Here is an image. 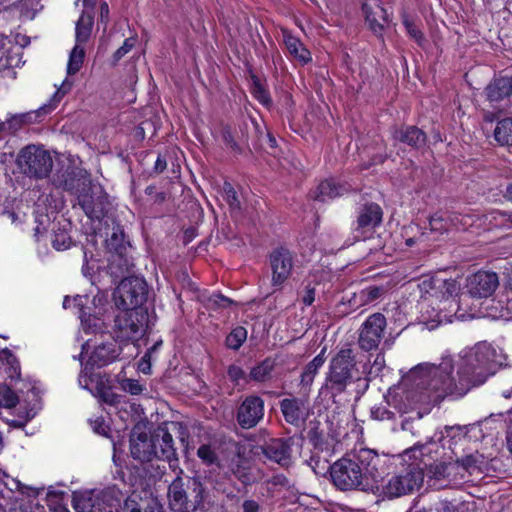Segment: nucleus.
<instances>
[{
  "label": "nucleus",
  "mask_w": 512,
  "mask_h": 512,
  "mask_svg": "<svg viewBox=\"0 0 512 512\" xmlns=\"http://www.w3.org/2000/svg\"><path fill=\"white\" fill-rule=\"evenodd\" d=\"M500 355L492 344L481 341L464 349L457 362V377L452 376L453 362L450 357L441 363L426 367L427 392L420 393L415 403L429 404L447 395L463 396L471 387L483 384L501 365Z\"/></svg>",
  "instance_id": "obj_1"
},
{
  "label": "nucleus",
  "mask_w": 512,
  "mask_h": 512,
  "mask_svg": "<svg viewBox=\"0 0 512 512\" xmlns=\"http://www.w3.org/2000/svg\"><path fill=\"white\" fill-rule=\"evenodd\" d=\"M379 464L380 457L376 451L354 448L330 467L331 480L342 491H373L380 478Z\"/></svg>",
  "instance_id": "obj_2"
},
{
  "label": "nucleus",
  "mask_w": 512,
  "mask_h": 512,
  "mask_svg": "<svg viewBox=\"0 0 512 512\" xmlns=\"http://www.w3.org/2000/svg\"><path fill=\"white\" fill-rule=\"evenodd\" d=\"M207 492L198 478L177 477L168 488L169 506L175 512H209Z\"/></svg>",
  "instance_id": "obj_3"
},
{
  "label": "nucleus",
  "mask_w": 512,
  "mask_h": 512,
  "mask_svg": "<svg viewBox=\"0 0 512 512\" xmlns=\"http://www.w3.org/2000/svg\"><path fill=\"white\" fill-rule=\"evenodd\" d=\"M355 367L353 350L351 348L340 349L330 360L322 390H326L332 397L343 393L352 382Z\"/></svg>",
  "instance_id": "obj_4"
},
{
  "label": "nucleus",
  "mask_w": 512,
  "mask_h": 512,
  "mask_svg": "<svg viewBox=\"0 0 512 512\" xmlns=\"http://www.w3.org/2000/svg\"><path fill=\"white\" fill-rule=\"evenodd\" d=\"M53 158L43 146L30 144L23 147L17 157V165L30 178L44 179L53 168Z\"/></svg>",
  "instance_id": "obj_5"
},
{
  "label": "nucleus",
  "mask_w": 512,
  "mask_h": 512,
  "mask_svg": "<svg viewBox=\"0 0 512 512\" xmlns=\"http://www.w3.org/2000/svg\"><path fill=\"white\" fill-rule=\"evenodd\" d=\"M424 481V472L420 467L409 466L407 469L392 475L382 486V495L387 499H395L419 490Z\"/></svg>",
  "instance_id": "obj_6"
},
{
  "label": "nucleus",
  "mask_w": 512,
  "mask_h": 512,
  "mask_svg": "<svg viewBox=\"0 0 512 512\" xmlns=\"http://www.w3.org/2000/svg\"><path fill=\"white\" fill-rule=\"evenodd\" d=\"M148 314L142 309H123L115 317L114 332L121 341H137L145 333Z\"/></svg>",
  "instance_id": "obj_7"
},
{
  "label": "nucleus",
  "mask_w": 512,
  "mask_h": 512,
  "mask_svg": "<svg viewBox=\"0 0 512 512\" xmlns=\"http://www.w3.org/2000/svg\"><path fill=\"white\" fill-rule=\"evenodd\" d=\"M113 297L120 309H139L147 299V284L139 277L124 278L116 287Z\"/></svg>",
  "instance_id": "obj_8"
},
{
  "label": "nucleus",
  "mask_w": 512,
  "mask_h": 512,
  "mask_svg": "<svg viewBox=\"0 0 512 512\" xmlns=\"http://www.w3.org/2000/svg\"><path fill=\"white\" fill-rule=\"evenodd\" d=\"M418 287L424 300L436 299L439 302H455L460 284L452 278H446L443 273L424 277Z\"/></svg>",
  "instance_id": "obj_9"
},
{
  "label": "nucleus",
  "mask_w": 512,
  "mask_h": 512,
  "mask_svg": "<svg viewBox=\"0 0 512 512\" xmlns=\"http://www.w3.org/2000/svg\"><path fill=\"white\" fill-rule=\"evenodd\" d=\"M268 259L271 268V284L273 287H282L292 275L293 254L285 247H277L270 252Z\"/></svg>",
  "instance_id": "obj_10"
},
{
  "label": "nucleus",
  "mask_w": 512,
  "mask_h": 512,
  "mask_svg": "<svg viewBox=\"0 0 512 512\" xmlns=\"http://www.w3.org/2000/svg\"><path fill=\"white\" fill-rule=\"evenodd\" d=\"M78 203L89 218H100L106 208L107 197L100 186L91 181L77 195Z\"/></svg>",
  "instance_id": "obj_11"
},
{
  "label": "nucleus",
  "mask_w": 512,
  "mask_h": 512,
  "mask_svg": "<svg viewBox=\"0 0 512 512\" xmlns=\"http://www.w3.org/2000/svg\"><path fill=\"white\" fill-rule=\"evenodd\" d=\"M386 327V319L381 313L370 315L362 324L359 335V346L365 351H371L378 347Z\"/></svg>",
  "instance_id": "obj_12"
},
{
  "label": "nucleus",
  "mask_w": 512,
  "mask_h": 512,
  "mask_svg": "<svg viewBox=\"0 0 512 512\" xmlns=\"http://www.w3.org/2000/svg\"><path fill=\"white\" fill-rule=\"evenodd\" d=\"M153 450L156 451L155 457L169 462L170 466L177 463L178 457L174 447L173 437L167 424L158 426L151 434Z\"/></svg>",
  "instance_id": "obj_13"
},
{
  "label": "nucleus",
  "mask_w": 512,
  "mask_h": 512,
  "mask_svg": "<svg viewBox=\"0 0 512 512\" xmlns=\"http://www.w3.org/2000/svg\"><path fill=\"white\" fill-rule=\"evenodd\" d=\"M498 285L496 273L479 271L468 279L467 289L474 298H487L495 292Z\"/></svg>",
  "instance_id": "obj_14"
},
{
  "label": "nucleus",
  "mask_w": 512,
  "mask_h": 512,
  "mask_svg": "<svg viewBox=\"0 0 512 512\" xmlns=\"http://www.w3.org/2000/svg\"><path fill=\"white\" fill-rule=\"evenodd\" d=\"M130 454L135 460L148 462L156 458L153 450L152 437L139 426L135 427L130 435Z\"/></svg>",
  "instance_id": "obj_15"
},
{
  "label": "nucleus",
  "mask_w": 512,
  "mask_h": 512,
  "mask_svg": "<svg viewBox=\"0 0 512 512\" xmlns=\"http://www.w3.org/2000/svg\"><path fill=\"white\" fill-rule=\"evenodd\" d=\"M264 401L258 396L247 397L240 405L237 420L242 428H252L263 418Z\"/></svg>",
  "instance_id": "obj_16"
},
{
  "label": "nucleus",
  "mask_w": 512,
  "mask_h": 512,
  "mask_svg": "<svg viewBox=\"0 0 512 512\" xmlns=\"http://www.w3.org/2000/svg\"><path fill=\"white\" fill-rule=\"evenodd\" d=\"M263 455L270 461L282 467H289L292 463V447L290 439H271L260 446Z\"/></svg>",
  "instance_id": "obj_17"
},
{
  "label": "nucleus",
  "mask_w": 512,
  "mask_h": 512,
  "mask_svg": "<svg viewBox=\"0 0 512 512\" xmlns=\"http://www.w3.org/2000/svg\"><path fill=\"white\" fill-rule=\"evenodd\" d=\"M53 109L54 105L49 103L29 112L9 114L6 120L3 121L5 132L14 134L25 125L39 122L41 117L47 115Z\"/></svg>",
  "instance_id": "obj_18"
},
{
  "label": "nucleus",
  "mask_w": 512,
  "mask_h": 512,
  "mask_svg": "<svg viewBox=\"0 0 512 512\" xmlns=\"http://www.w3.org/2000/svg\"><path fill=\"white\" fill-rule=\"evenodd\" d=\"M459 466L453 463H434L428 468V479L434 481L433 486L446 487L449 484H458L465 480V475L457 476Z\"/></svg>",
  "instance_id": "obj_19"
},
{
  "label": "nucleus",
  "mask_w": 512,
  "mask_h": 512,
  "mask_svg": "<svg viewBox=\"0 0 512 512\" xmlns=\"http://www.w3.org/2000/svg\"><path fill=\"white\" fill-rule=\"evenodd\" d=\"M19 404L18 407V420H14L13 423L16 427H23L29 420H31L37 413L35 405L23 406L19 403L17 394L9 387H0V407L3 408H14Z\"/></svg>",
  "instance_id": "obj_20"
},
{
  "label": "nucleus",
  "mask_w": 512,
  "mask_h": 512,
  "mask_svg": "<svg viewBox=\"0 0 512 512\" xmlns=\"http://www.w3.org/2000/svg\"><path fill=\"white\" fill-rule=\"evenodd\" d=\"M90 180L82 170L68 167L62 172H58L53 179L56 187L63 188L78 195V193L88 185Z\"/></svg>",
  "instance_id": "obj_21"
},
{
  "label": "nucleus",
  "mask_w": 512,
  "mask_h": 512,
  "mask_svg": "<svg viewBox=\"0 0 512 512\" xmlns=\"http://www.w3.org/2000/svg\"><path fill=\"white\" fill-rule=\"evenodd\" d=\"M369 28L376 35H382L384 25L388 23V15L380 0H368L362 6Z\"/></svg>",
  "instance_id": "obj_22"
},
{
  "label": "nucleus",
  "mask_w": 512,
  "mask_h": 512,
  "mask_svg": "<svg viewBox=\"0 0 512 512\" xmlns=\"http://www.w3.org/2000/svg\"><path fill=\"white\" fill-rule=\"evenodd\" d=\"M280 409L287 423L299 426L307 417V400L301 398H285L280 401Z\"/></svg>",
  "instance_id": "obj_23"
},
{
  "label": "nucleus",
  "mask_w": 512,
  "mask_h": 512,
  "mask_svg": "<svg viewBox=\"0 0 512 512\" xmlns=\"http://www.w3.org/2000/svg\"><path fill=\"white\" fill-rule=\"evenodd\" d=\"M120 347L115 342L103 343L95 347L89 357V364L93 366H106L120 355Z\"/></svg>",
  "instance_id": "obj_24"
},
{
  "label": "nucleus",
  "mask_w": 512,
  "mask_h": 512,
  "mask_svg": "<svg viewBox=\"0 0 512 512\" xmlns=\"http://www.w3.org/2000/svg\"><path fill=\"white\" fill-rule=\"evenodd\" d=\"M487 99L491 103H498L508 98L512 94V78L499 77L495 78L485 88Z\"/></svg>",
  "instance_id": "obj_25"
},
{
  "label": "nucleus",
  "mask_w": 512,
  "mask_h": 512,
  "mask_svg": "<svg viewBox=\"0 0 512 512\" xmlns=\"http://www.w3.org/2000/svg\"><path fill=\"white\" fill-rule=\"evenodd\" d=\"M283 42L288 50L289 54L301 64H307L311 61V54L309 50L304 46L301 40L287 29L282 30Z\"/></svg>",
  "instance_id": "obj_26"
},
{
  "label": "nucleus",
  "mask_w": 512,
  "mask_h": 512,
  "mask_svg": "<svg viewBox=\"0 0 512 512\" xmlns=\"http://www.w3.org/2000/svg\"><path fill=\"white\" fill-rule=\"evenodd\" d=\"M393 138L416 149L421 148L426 143L425 133L416 126H405L395 129Z\"/></svg>",
  "instance_id": "obj_27"
},
{
  "label": "nucleus",
  "mask_w": 512,
  "mask_h": 512,
  "mask_svg": "<svg viewBox=\"0 0 512 512\" xmlns=\"http://www.w3.org/2000/svg\"><path fill=\"white\" fill-rule=\"evenodd\" d=\"M348 190L346 185L339 184L334 179H327L317 186L312 197L317 201L326 202L342 196Z\"/></svg>",
  "instance_id": "obj_28"
},
{
  "label": "nucleus",
  "mask_w": 512,
  "mask_h": 512,
  "mask_svg": "<svg viewBox=\"0 0 512 512\" xmlns=\"http://www.w3.org/2000/svg\"><path fill=\"white\" fill-rule=\"evenodd\" d=\"M453 464L459 466L457 469V476L464 474L466 479L467 474L472 475L474 473L483 472L486 466V458L482 454L476 452L464 456L456 462H453Z\"/></svg>",
  "instance_id": "obj_29"
},
{
  "label": "nucleus",
  "mask_w": 512,
  "mask_h": 512,
  "mask_svg": "<svg viewBox=\"0 0 512 512\" xmlns=\"http://www.w3.org/2000/svg\"><path fill=\"white\" fill-rule=\"evenodd\" d=\"M382 209L378 204L365 205L358 216L357 224L361 229H373L382 221Z\"/></svg>",
  "instance_id": "obj_30"
},
{
  "label": "nucleus",
  "mask_w": 512,
  "mask_h": 512,
  "mask_svg": "<svg viewBox=\"0 0 512 512\" xmlns=\"http://www.w3.org/2000/svg\"><path fill=\"white\" fill-rule=\"evenodd\" d=\"M106 247L112 253L109 258L112 273H117L113 268L122 260V249L124 248V233L119 227L113 228L111 235L106 239Z\"/></svg>",
  "instance_id": "obj_31"
},
{
  "label": "nucleus",
  "mask_w": 512,
  "mask_h": 512,
  "mask_svg": "<svg viewBox=\"0 0 512 512\" xmlns=\"http://www.w3.org/2000/svg\"><path fill=\"white\" fill-rule=\"evenodd\" d=\"M49 512H69V509L59 500L53 502L49 500ZM10 512H47L43 505H40L35 499L23 500L16 504Z\"/></svg>",
  "instance_id": "obj_32"
},
{
  "label": "nucleus",
  "mask_w": 512,
  "mask_h": 512,
  "mask_svg": "<svg viewBox=\"0 0 512 512\" xmlns=\"http://www.w3.org/2000/svg\"><path fill=\"white\" fill-rule=\"evenodd\" d=\"M325 352L326 348H323L321 352L305 366L300 378V384L302 386L312 385L315 376L318 374L319 369L325 363Z\"/></svg>",
  "instance_id": "obj_33"
},
{
  "label": "nucleus",
  "mask_w": 512,
  "mask_h": 512,
  "mask_svg": "<svg viewBox=\"0 0 512 512\" xmlns=\"http://www.w3.org/2000/svg\"><path fill=\"white\" fill-rule=\"evenodd\" d=\"M93 16L88 12H83L76 23L75 38L76 44L82 45L86 43L92 32Z\"/></svg>",
  "instance_id": "obj_34"
},
{
  "label": "nucleus",
  "mask_w": 512,
  "mask_h": 512,
  "mask_svg": "<svg viewBox=\"0 0 512 512\" xmlns=\"http://www.w3.org/2000/svg\"><path fill=\"white\" fill-rule=\"evenodd\" d=\"M494 137L501 145H512V118H505L497 123Z\"/></svg>",
  "instance_id": "obj_35"
},
{
  "label": "nucleus",
  "mask_w": 512,
  "mask_h": 512,
  "mask_svg": "<svg viewBox=\"0 0 512 512\" xmlns=\"http://www.w3.org/2000/svg\"><path fill=\"white\" fill-rule=\"evenodd\" d=\"M84 56V47L82 45L75 44V46L70 52L67 64V73L69 75H74L81 69L84 61Z\"/></svg>",
  "instance_id": "obj_36"
},
{
  "label": "nucleus",
  "mask_w": 512,
  "mask_h": 512,
  "mask_svg": "<svg viewBox=\"0 0 512 512\" xmlns=\"http://www.w3.org/2000/svg\"><path fill=\"white\" fill-rule=\"evenodd\" d=\"M430 231L442 235L450 231L452 227V220L450 217H444L440 214H434L429 219Z\"/></svg>",
  "instance_id": "obj_37"
},
{
  "label": "nucleus",
  "mask_w": 512,
  "mask_h": 512,
  "mask_svg": "<svg viewBox=\"0 0 512 512\" xmlns=\"http://www.w3.org/2000/svg\"><path fill=\"white\" fill-rule=\"evenodd\" d=\"M247 338V331L244 327L238 326L234 328L226 337L227 347L237 350L241 347Z\"/></svg>",
  "instance_id": "obj_38"
},
{
  "label": "nucleus",
  "mask_w": 512,
  "mask_h": 512,
  "mask_svg": "<svg viewBox=\"0 0 512 512\" xmlns=\"http://www.w3.org/2000/svg\"><path fill=\"white\" fill-rule=\"evenodd\" d=\"M197 456L206 465H213V464H216L218 461V457L215 452V449H213L212 446L207 445V444L201 445L198 448Z\"/></svg>",
  "instance_id": "obj_39"
},
{
  "label": "nucleus",
  "mask_w": 512,
  "mask_h": 512,
  "mask_svg": "<svg viewBox=\"0 0 512 512\" xmlns=\"http://www.w3.org/2000/svg\"><path fill=\"white\" fill-rule=\"evenodd\" d=\"M223 198L228 203L230 208L239 209L240 201L238 199L237 193L233 186L229 182H224L222 187Z\"/></svg>",
  "instance_id": "obj_40"
},
{
  "label": "nucleus",
  "mask_w": 512,
  "mask_h": 512,
  "mask_svg": "<svg viewBox=\"0 0 512 512\" xmlns=\"http://www.w3.org/2000/svg\"><path fill=\"white\" fill-rule=\"evenodd\" d=\"M252 94L263 105L269 106L271 104L269 92L264 88V86L259 81H254Z\"/></svg>",
  "instance_id": "obj_41"
},
{
  "label": "nucleus",
  "mask_w": 512,
  "mask_h": 512,
  "mask_svg": "<svg viewBox=\"0 0 512 512\" xmlns=\"http://www.w3.org/2000/svg\"><path fill=\"white\" fill-rule=\"evenodd\" d=\"M403 24L409 36L421 45L425 39L418 26L408 17H404Z\"/></svg>",
  "instance_id": "obj_42"
},
{
  "label": "nucleus",
  "mask_w": 512,
  "mask_h": 512,
  "mask_svg": "<svg viewBox=\"0 0 512 512\" xmlns=\"http://www.w3.org/2000/svg\"><path fill=\"white\" fill-rule=\"evenodd\" d=\"M52 245L56 250L68 249L71 245V238L64 231L56 232L52 239Z\"/></svg>",
  "instance_id": "obj_43"
},
{
  "label": "nucleus",
  "mask_w": 512,
  "mask_h": 512,
  "mask_svg": "<svg viewBox=\"0 0 512 512\" xmlns=\"http://www.w3.org/2000/svg\"><path fill=\"white\" fill-rule=\"evenodd\" d=\"M271 372V366L268 363H262L254 367L250 372V378L262 382L264 381Z\"/></svg>",
  "instance_id": "obj_44"
},
{
  "label": "nucleus",
  "mask_w": 512,
  "mask_h": 512,
  "mask_svg": "<svg viewBox=\"0 0 512 512\" xmlns=\"http://www.w3.org/2000/svg\"><path fill=\"white\" fill-rule=\"evenodd\" d=\"M135 45V39L134 38H127L122 46L118 48L114 55L113 60L114 63H117L122 57H124Z\"/></svg>",
  "instance_id": "obj_45"
},
{
  "label": "nucleus",
  "mask_w": 512,
  "mask_h": 512,
  "mask_svg": "<svg viewBox=\"0 0 512 512\" xmlns=\"http://www.w3.org/2000/svg\"><path fill=\"white\" fill-rule=\"evenodd\" d=\"M122 388L132 395H139L143 391V386L139 383V381L134 379L124 380L122 383Z\"/></svg>",
  "instance_id": "obj_46"
},
{
  "label": "nucleus",
  "mask_w": 512,
  "mask_h": 512,
  "mask_svg": "<svg viewBox=\"0 0 512 512\" xmlns=\"http://www.w3.org/2000/svg\"><path fill=\"white\" fill-rule=\"evenodd\" d=\"M381 294V289L378 287H368L359 293V297L363 302H370L377 299Z\"/></svg>",
  "instance_id": "obj_47"
},
{
  "label": "nucleus",
  "mask_w": 512,
  "mask_h": 512,
  "mask_svg": "<svg viewBox=\"0 0 512 512\" xmlns=\"http://www.w3.org/2000/svg\"><path fill=\"white\" fill-rule=\"evenodd\" d=\"M209 302L212 306L226 308L233 303V301L221 294H214L210 297Z\"/></svg>",
  "instance_id": "obj_48"
},
{
  "label": "nucleus",
  "mask_w": 512,
  "mask_h": 512,
  "mask_svg": "<svg viewBox=\"0 0 512 512\" xmlns=\"http://www.w3.org/2000/svg\"><path fill=\"white\" fill-rule=\"evenodd\" d=\"M393 413L384 407H373L371 409V416L376 420L390 419Z\"/></svg>",
  "instance_id": "obj_49"
},
{
  "label": "nucleus",
  "mask_w": 512,
  "mask_h": 512,
  "mask_svg": "<svg viewBox=\"0 0 512 512\" xmlns=\"http://www.w3.org/2000/svg\"><path fill=\"white\" fill-rule=\"evenodd\" d=\"M315 300V289L311 286H306L303 294L301 295V302L305 306H310Z\"/></svg>",
  "instance_id": "obj_50"
},
{
  "label": "nucleus",
  "mask_w": 512,
  "mask_h": 512,
  "mask_svg": "<svg viewBox=\"0 0 512 512\" xmlns=\"http://www.w3.org/2000/svg\"><path fill=\"white\" fill-rule=\"evenodd\" d=\"M228 376L234 382H239L244 378V371L242 368L236 365H232L228 368Z\"/></svg>",
  "instance_id": "obj_51"
},
{
  "label": "nucleus",
  "mask_w": 512,
  "mask_h": 512,
  "mask_svg": "<svg viewBox=\"0 0 512 512\" xmlns=\"http://www.w3.org/2000/svg\"><path fill=\"white\" fill-rule=\"evenodd\" d=\"M0 479L3 481L4 485L11 491L20 488V482L13 478L10 479V477L5 472H0Z\"/></svg>",
  "instance_id": "obj_52"
},
{
  "label": "nucleus",
  "mask_w": 512,
  "mask_h": 512,
  "mask_svg": "<svg viewBox=\"0 0 512 512\" xmlns=\"http://www.w3.org/2000/svg\"><path fill=\"white\" fill-rule=\"evenodd\" d=\"M72 87V83L68 81H63L62 85L55 92L53 99L59 101L66 93L70 91Z\"/></svg>",
  "instance_id": "obj_53"
},
{
  "label": "nucleus",
  "mask_w": 512,
  "mask_h": 512,
  "mask_svg": "<svg viewBox=\"0 0 512 512\" xmlns=\"http://www.w3.org/2000/svg\"><path fill=\"white\" fill-rule=\"evenodd\" d=\"M243 512H259V505L254 500H245L243 503Z\"/></svg>",
  "instance_id": "obj_54"
},
{
  "label": "nucleus",
  "mask_w": 512,
  "mask_h": 512,
  "mask_svg": "<svg viewBox=\"0 0 512 512\" xmlns=\"http://www.w3.org/2000/svg\"><path fill=\"white\" fill-rule=\"evenodd\" d=\"M149 358H150V351H148L144 357L142 358L141 360V363L139 364V369L145 373V374H148L150 372V361H149Z\"/></svg>",
  "instance_id": "obj_55"
},
{
  "label": "nucleus",
  "mask_w": 512,
  "mask_h": 512,
  "mask_svg": "<svg viewBox=\"0 0 512 512\" xmlns=\"http://www.w3.org/2000/svg\"><path fill=\"white\" fill-rule=\"evenodd\" d=\"M100 21L105 25L109 21V6L106 2H103L100 6Z\"/></svg>",
  "instance_id": "obj_56"
},
{
  "label": "nucleus",
  "mask_w": 512,
  "mask_h": 512,
  "mask_svg": "<svg viewBox=\"0 0 512 512\" xmlns=\"http://www.w3.org/2000/svg\"><path fill=\"white\" fill-rule=\"evenodd\" d=\"M166 167H167L166 159L159 155L155 161L154 171L156 173H162L166 169Z\"/></svg>",
  "instance_id": "obj_57"
},
{
  "label": "nucleus",
  "mask_w": 512,
  "mask_h": 512,
  "mask_svg": "<svg viewBox=\"0 0 512 512\" xmlns=\"http://www.w3.org/2000/svg\"><path fill=\"white\" fill-rule=\"evenodd\" d=\"M438 512H456L455 507L448 502L441 503L440 508L438 509Z\"/></svg>",
  "instance_id": "obj_58"
},
{
  "label": "nucleus",
  "mask_w": 512,
  "mask_h": 512,
  "mask_svg": "<svg viewBox=\"0 0 512 512\" xmlns=\"http://www.w3.org/2000/svg\"><path fill=\"white\" fill-rule=\"evenodd\" d=\"M224 139L228 144H230V146L232 148H236L237 145H236L235 141L233 140V137L231 136L230 132H228V131L224 132Z\"/></svg>",
  "instance_id": "obj_59"
},
{
  "label": "nucleus",
  "mask_w": 512,
  "mask_h": 512,
  "mask_svg": "<svg viewBox=\"0 0 512 512\" xmlns=\"http://www.w3.org/2000/svg\"><path fill=\"white\" fill-rule=\"evenodd\" d=\"M126 510L127 512H141V509L134 502L131 504L126 502Z\"/></svg>",
  "instance_id": "obj_60"
},
{
  "label": "nucleus",
  "mask_w": 512,
  "mask_h": 512,
  "mask_svg": "<svg viewBox=\"0 0 512 512\" xmlns=\"http://www.w3.org/2000/svg\"><path fill=\"white\" fill-rule=\"evenodd\" d=\"M94 430L96 432H98L99 434H105L106 433L105 428L102 426V421H99V420L95 421Z\"/></svg>",
  "instance_id": "obj_61"
},
{
  "label": "nucleus",
  "mask_w": 512,
  "mask_h": 512,
  "mask_svg": "<svg viewBox=\"0 0 512 512\" xmlns=\"http://www.w3.org/2000/svg\"><path fill=\"white\" fill-rule=\"evenodd\" d=\"M82 270H83L84 275L90 274V268L88 266V260H87V253L86 252H84V264H83Z\"/></svg>",
  "instance_id": "obj_62"
},
{
  "label": "nucleus",
  "mask_w": 512,
  "mask_h": 512,
  "mask_svg": "<svg viewBox=\"0 0 512 512\" xmlns=\"http://www.w3.org/2000/svg\"><path fill=\"white\" fill-rule=\"evenodd\" d=\"M505 197L512 202V182L508 184L506 191H505Z\"/></svg>",
  "instance_id": "obj_63"
},
{
  "label": "nucleus",
  "mask_w": 512,
  "mask_h": 512,
  "mask_svg": "<svg viewBox=\"0 0 512 512\" xmlns=\"http://www.w3.org/2000/svg\"><path fill=\"white\" fill-rule=\"evenodd\" d=\"M507 445L509 450L512 452V433H509L507 436Z\"/></svg>",
  "instance_id": "obj_64"
}]
</instances>
